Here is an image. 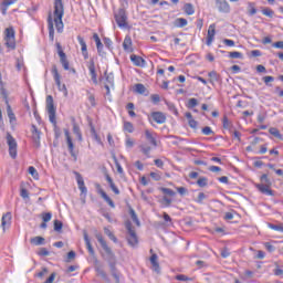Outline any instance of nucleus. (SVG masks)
I'll use <instances>...</instances> for the list:
<instances>
[{"mask_svg": "<svg viewBox=\"0 0 283 283\" xmlns=\"http://www.w3.org/2000/svg\"><path fill=\"white\" fill-rule=\"evenodd\" d=\"M95 238H96L97 242H99L103 251L105 252V254H102V258H104L106 260L109 269L116 266V264H117L116 254L114 253V251H112V248H109V245H107V241H105V239L103 238V234L97 233V234H95Z\"/></svg>", "mask_w": 283, "mask_h": 283, "instance_id": "1", "label": "nucleus"}, {"mask_svg": "<svg viewBox=\"0 0 283 283\" xmlns=\"http://www.w3.org/2000/svg\"><path fill=\"white\" fill-rule=\"evenodd\" d=\"M65 14V9L63 7V0H55L54 1V23L56 31L61 34L63 32V15Z\"/></svg>", "mask_w": 283, "mask_h": 283, "instance_id": "2", "label": "nucleus"}, {"mask_svg": "<svg viewBox=\"0 0 283 283\" xmlns=\"http://www.w3.org/2000/svg\"><path fill=\"white\" fill-rule=\"evenodd\" d=\"M261 182L262 184L255 185L256 189L261 193H263L264 196H275V193H273V190H271V179H269V175L266 174L262 175Z\"/></svg>", "mask_w": 283, "mask_h": 283, "instance_id": "3", "label": "nucleus"}, {"mask_svg": "<svg viewBox=\"0 0 283 283\" xmlns=\"http://www.w3.org/2000/svg\"><path fill=\"white\" fill-rule=\"evenodd\" d=\"M15 34L14 28L12 27L4 30V45H7L9 50H17Z\"/></svg>", "mask_w": 283, "mask_h": 283, "instance_id": "4", "label": "nucleus"}, {"mask_svg": "<svg viewBox=\"0 0 283 283\" xmlns=\"http://www.w3.org/2000/svg\"><path fill=\"white\" fill-rule=\"evenodd\" d=\"M51 74L53 75V78H54L55 85L57 86L59 92H62L65 98H67L69 96L67 86L61 83V74H59V69L56 67V65L52 66Z\"/></svg>", "mask_w": 283, "mask_h": 283, "instance_id": "5", "label": "nucleus"}, {"mask_svg": "<svg viewBox=\"0 0 283 283\" xmlns=\"http://www.w3.org/2000/svg\"><path fill=\"white\" fill-rule=\"evenodd\" d=\"M46 111L50 123L56 125V107L54 106V97L52 95L46 96Z\"/></svg>", "mask_w": 283, "mask_h": 283, "instance_id": "6", "label": "nucleus"}, {"mask_svg": "<svg viewBox=\"0 0 283 283\" xmlns=\"http://www.w3.org/2000/svg\"><path fill=\"white\" fill-rule=\"evenodd\" d=\"M115 21L118 25V28H122L124 30H127L129 28V24L127 23V12L125 9H118L114 12Z\"/></svg>", "mask_w": 283, "mask_h": 283, "instance_id": "7", "label": "nucleus"}, {"mask_svg": "<svg viewBox=\"0 0 283 283\" xmlns=\"http://www.w3.org/2000/svg\"><path fill=\"white\" fill-rule=\"evenodd\" d=\"M126 230L128 232L127 242L130 247H136L138 244V235H136V230L132 226V221H126L125 223Z\"/></svg>", "mask_w": 283, "mask_h": 283, "instance_id": "8", "label": "nucleus"}, {"mask_svg": "<svg viewBox=\"0 0 283 283\" xmlns=\"http://www.w3.org/2000/svg\"><path fill=\"white\" fill-rule=\"evenodd\" d=\"M7 145L9 147V156L13 159L17 158V139L10 133H7Z\"/></svg>", "mask_w": 283, "mask_h": 283, "instance_id": "9", "label": "nucleus"}, {"mask_svg": "<svg viewBox=\"0 0 283 283\" xmlns=\"http://www.w3.org/2000/svg\"><path fill=\"white\" fill-rule=\"evenodd\" d=\"M86 65L91 81L94 83V85H98V74L96 73V63L94 62V59H91Z\"/></svg>", "mask_w": 283, "mask_h": 283, "instance_id": "10", "label": "nucleus"}, {"mask_svg": "<svg viewBox=\"0 0 283 283\" xmlns=\"http://www.w3.org/2000/svg\"><path fill=\"white\" fill-rule=\"evenodd\" d=\"M64 136L66 138L70 155L72 156L74 161L78 160V155L76 154V151H74V143L72 142V136H70V130L65 129Z\"/></svg>", "mask_w": 283, "mask_h": 283, "instance_id": "11", "label": "nucleus"}, {"mask_svg": "<svg viewBox=\"0 0 283 283\" xmlns=\"http://www.w3.org/2000/svg\"><path fill=\"white\" fill-rule=\"evenodd\" d=\"M151 120H154V123H157V125H164V123H167V115L158 111L153 112L150 113L149 122L151 123Z\"/></svg>", "mask_w": 283, "mask_h": 283, "instance_id": "12", "label": "nucleus"}, {"mask_svg": "<svg viewBox=\"0 0 283 283\" xmlns=\"http://www.w3.org/2000/svg\"><path fill=\"white\" fill-rule=\"evenodd\" d=\"M94 270H95L96 274L99 275V277H102V280H104V282L109 283V276L107 275L105 270H103V264H101V261H98V259H95V261H94Z\"/></svg>", "mask_w": 283, "mask_h": 283, "instance_id": "13", "label": "nucleus"}, {"mask_svg": "<svg viewBox=\"0 0 283 283\" xmlns=\"http://www.w3.org/2000/svg\"><path fill=\"white\" fill-rule=\"evenodd\" d=\"M56 48H57V54L60 56V63L62 65V67H64V70H70V61H67V55L65 54V52H63V48L61 46V43H56Z\"/></svg>", "mask_w": 283, "mask_h": 283, "instance_id": "14", "label": "nucleus"}, {"mask_svg": "<svg viewBox=\"0 0 283 283\" xmlns=\"http://www.w3.org/2000/svg\"><path fill=\"white\" fill-rule=\"evenodd\" d=\"M95 187L97 189V193H99V196H102L103 200H105V202H107V205H109V207L112 209H115L116 205L114 203L112 198H109V196H107V192H105V190H103V188L101 187V184H96Z\"/></svg>", "mask_w": 283, "mask_h": 283, "instance_id": "15", "label": "nucleus"}, {"mask_svg": "<svg viewBox=\"0 0 283 283\" xmlns=\"http://www.w3.org/2000/svg\"><path fill=\"white\" fill-rule=\"evenodd\" d=\"M216 7L219 12H222L223 14H229V12H231V6L227 0H216Z\"/></svg>", "mask_w": 283, "mask_h": 283, "instance_id": "16", "label": "nucleus"}, {"mask_svg": "<svg viewBox=\"0 0 283 283\" xmlns=\"http://www.w3.org/2000/svg\"><path fill=\"white\" fill-rule=\"evenodd\" d=\"M11 224H12V212H7L2 216V219H1V227L3 231H6V229H10Z\"/></svg>", "mask_w": 283, "mask_h": 283, "instance_id": "17", "label": "nucleus"}, {"mask_svg": "<svg viewBox=\"0 0 283 283\" xmlns=\"http://www.w3.org/2000/svg\"><path fill=\"white\" fill-rule=\"evenodd\" d=\"M77 41L81 45L82 56H84V60L87 61V59H90V53L87 52V43H85V39H83L81 35H77Z\"/></svg>", "mask_w": 283, "mask_h": 283, "instance_id": "18", "label": "nucleus"}, {"mask_svg": "<svg viewBox=\"0 0 283 283\" xmlns=\"http://www.w3.org/2000/svg\"><path fill=\"white\" fill-rule=\"evenodd\" d=\"M31 133H32V138L35 143V145H41V132L39 130V128H36L35 125L31 126Z\"/></svg>", "mask_w": 283, "mask_h": 283, "instance_id": "19", "label": "nucleus"}, {"mask_svg": "<svg viewBox=\"0 0 283 283\" xmlns=\"http://www.w3.org/2000/svg\"><path fill=\"white\" fill-rule=\"evenodd\" d=\"M77 187L82 193H87V187H85V181L83 180V176L81 174L75 172Z\"/></svg>", "mask_w": 283, "mask_h": 283, "instance_id": "20", "label": "nucleus"}, {"mask_svg": "<svg viewBox=\"0 0 283 283\" xmlns=\"http://www.w3.org/2000/svg\"><path fill=\"white\" fill-rule=\"evenodd\" d=\"M93 40L96 43V49H97L99 56H104L105 51H103L104 46H103V42H101V38L98 36V33L93 34Z\"/></svg>", "mask_w": 283, "mask_h": 283, "instance_id": "21", "label": "nucleus"}, {"mask_svg": "<svg viewBox=\"0 0 283 283\" xmlns=\"http://www.w3.org/2000/svg\"><path fill=\"white\" fill-rule=\"evenodd\" d=\"M214 36H216V24H210L208 28L207 45H211V43H213Z\"/></svg>", "mask_w": 283, "mask_h": 283, "instance_id": "22", "label": "nucleus"}, {"mask_svg": "<svg viewBox=\"0 0 283 283\" xmlns=\"http://www.w3.org/2000/svg\"><path fill=\"white\" fill-rule=\"evenodd\" d=\"M130 61L132 63H134V65H136V67H145V59L136 55V54H132L130 55Z\"/></svg>", "mask_w": 283, "mask_h": 283, "instance_id": "23", "label": "nucleus"}, {"mask_svg": "<svg viewBox=\"0 0 283 283\" xmlns=\"http://www.w3.org/2000/svg\"><path fill=\"white\" fill-rule=\"evenodd\" d=\"M48 28H49V39L54 41V20H52V14L48 17Z\"/></svg>", "mask_w": 283, "mask_h": 283, "instance_id": "24", "label": "nucleus"}, {"mask_svg": "<svg viewBox=\"0 0 283 283\" xmlns=\"http://www.w3.org/2000/svg\"><path fill=\"white\" fill-rule=\"evenodd\" d=\"M106 181L109 185V188L112 189V191L115 193V196H119L120 195V190L118 189V187H116V184H114V179H112L109 177V175H105Z\"/></svg>", "mask_w": 283, "mask_h": 283, "instance_id": "25", "label": "nucleus"}, {"mask_svg": "<svg viewBox=\"0 0 283 283\" xmlns=\"http://www.w3.org/2000/svg\"><path fill=\"white\" fill-rule=\"evenodd\" d=\"M145 136L148 143L153 145V147H158V142L156 140V137L154 136V133H151L149 129L145 130Z\"/></svg>", "mask_w": 283, "mask_h": 283, "instance_id": "26", "label": "nucleus"}, {"mask_svg": "<svg viewBox=\"0 0 283 283\" xmlns=\"http://www.w3.org/2000/svg\"><path fill=\"white\" fill-rule=\"evenodd\" d=\"M123 48L125 52H134V49L132 48V36L126 35L123 42Z\"/></svg>", "mask_w": 283, "mask_h": 283, "instance_id": "27", "label": "nucleus"}, {"mask_svg": "<svg viewBox=\"0 0 283 283\" xmlns=\"http://www.w3.org/2000/svg\"><path fill=\"white\" fill-rule=\"evenodd\" d=\"M7 114L10 125H14V123H17V115H14V112H12V107L10 105L7 106Z\"/></svg>", "mask_w": 283, "mask_h": 283, "instance_id": "28", "label": "nucleus"}, {"mask_svg": "<svg viewBox=\"0 0 283 283\" xmlns=\"http://www.w3.org/2000/svg\"><path fill=\"white\" fill-rule=\"evenodd\" d=\"M186 118L188 119V124L191 129L198 128V122L193 119V115H191V113H186Z\"/></svg>", "mask_w": 283, "mask_h": 283, "instance_id": "29", "label": "nucleus"}, {"mask_svg": "<svg viewBox=\"0 0 283 283\" xmlns=\"http://www.w3.org/2000/svg\"><path fill=\"white\" fill-rule=\"evenodd\" d=\"M30 242L33 244V247H41L42 244H45V238L34 237L30 239Z\"/></svg>", "mask_w": 283, "mask_h": 283, "instance_id": "30", "label": "nucleus"}, {"mask_svg": "<svg viewBox=\"0 0 283 283\" xmlns=\"http://www.w3.org/2000/svg\"><path fill=\"white\" fill-rule=\"evenodd\" d=\"M84 241L90 255H95L96 252H94V248L92 247V242L90 241V237L87 235V233L84 234Z\"/></svg>", "mask_w": 283, "mask_h": 283, "instance_id": "31", "label": "nucleus"}, {"mask_svg": "<svg viewBox=\"0 0 283 283\" xmlns=\"http://www.w3.org/2000/svg\"><path fill=\"white\" fill-rule=\"evenodd\" d=\"M208 76L210 78V83L213 85V83H220V74L216 71H211L208 73Z\"/></svg>", "mask_w": 283, "mask_h": 283, "instance_id": "32", "label": "nucleus"}, {"mask_svg": "<svg viewBox=\"0 0 283 283\" xmlns=\"http://www.w3.org/2000/svg\"><path fill=\"white\" fill-rule=\"evenodd\" d=\"M139 149H140L142 154H144L145 157L150 158L149 154L151 153V146H149L147 144H142L139 146Z\"/></svg>", "mask_w": 283, "mask_h": 283, "instance_id": "33", "label": "nucleus"}, {"mask_svg": "<svg viewBox=\"0 0 283 283\" xmlns=\"http://www.w3.org/2000/svg\"><path fill=\"white\" fill-rule=\"evenodd\" d=\"M111 269V274L113 275L116 283H120V272H118V269H116V265Z\"/></svg>", "mask_w": 283, "mask_h": 283, "instance_id": "34", "label": "nucleus"}, {"mask_svg": "<svg viewBox=\"0 0 283 283\" xmlns=\"http://www.w3.org/2000/svg\"><path fill=\"white\" fill-rule=\"evenodd\" d=\"M184 12H186V14H188L189 17H191V14L196 13V9L193 8V4L191 3H186L184 6Z\"/></svg>", "mask_w": 283, "mask_h": 283, "instance_id": "35", "label": "nucleus"}, {"mask_svg": "<svg viewBox=\"0 0 283 283\" xmlns=\"http://www.w3.org/2000/svg\"><path fill=\"white\" fill-rule=\"evenodd\" d=\"M150 263L153 264L155 271H160V264H158V254H151Z\"/></svg>", "mask_w": 283, "mask_h": 283, "instance_id": "36", "label": "nucleus"}, {"mask_svg": "<svg viewBox=\"0 0 283 283\" xmlns=\"http://www.w3.org/2000/svg\"><path fill=\"white\" fill-rule=\"evenodd\" d=\"M187 23H188V21L185 18H177L175 20L176 28H185V27H187Z\"/></svg>", "mask_w": 283, "mask_h": 283, "instance_id": "37", "label": "nucleus"}, {"mask_svg": "<svg viewBox=\"0 0 283 283\" xmlns=\"http://www.w3.org/2000/svg\"><path fill=\"white\" fill-rule=\"evenodd\" d=\"M269 133L274 136V138H277L279 140H283V136L280 134V129L272 127L269 129Z\"/></svg>", "mask_w": 283, "mask_h": 283, "instance_id": "38", "label": "nucleus"}, {"mask_svg": "<svg viewBox=\"0 0 283 283\" xmlns=\"http://www.w3.org/2000/svg\"><path fill=\"white\" fill-rule=\"evenodd\" d=\"M129 216H130L133 222H135V224L137 227H140V220H138V216L136 214V211L132 208L129 209Z\"/></svg>", "mask_w": 283, "mask_h": 283, "instance_id": "39", "label": "nucleus"}, {"mask_svg": "<svg viewBox=\"0 0 283 283\" xmlns=\"http://www.w3.org/2000/svg\"><path fill=\"white\" fill-rule=\"evenodd\" d=\"M248 14L250 15V17H253L254 14H258V9H255V3H253V2H249L248 3Z\"/></svg>", "mask_w": 283, "mask_h": 283, "instance_id": "40", "label": "nucleus"}, {"mask_svg": "<svg viewBox=\"0 0 283 283\" xmlns=\"http://www.w3.org/2000/svg\"><path fill=\"white\" fill-rule=\"evenodd\" d=\"M104 233L109 238V240H112L113 242H118V239L116 238V235L113 234L112 230H109L108 228H104Z\"/></svg>", "mask_w": 283, "mask_h": 283, "instance_id": "41", "label": "nucleus"}, {"mask_svg": "<svg viewBox=\"0 0 283 283\" xmlns=\"http://www.w3.org/2000/svg\"><path fill=\"white\" fill-rule=\"evenodd\" d=\"M134 90L137 94H145V92H147L145 85L140 83L136 84Z\"/></svg>", "mask_w": 283, "mask_h": 283, "instance_id": "42", "label": "nucleus"}, {"mask_svg": "<svg viewBox=\"0 0 283 283\" xmlns=\"http://www.w3.org/2000/svg\"><path fill=\"white\" fill-rule=\"evenodd\" d=\"M229 57L230 59H244V55L242 54V52L232 51V52H229Z\"/></svg>", "mask_w": 283, "mask_h": 283, "instance_id": "43", "label": "nucleus"}, {"mask_svg": "<svg viewBox=\"0 0 283 283\" xmlns=\"http://www.w3.org/2000/svg\"><path fill=\"white\" fill-rule=\"evenodd\" d=\"M159 191L165 193L166 196H170V197H174L176 196V191L171 190L170 188H159Z\"/></svg>", "mask_w": 283, "mask_h": 283, "instance_id": "44", "label": "nucleus"}, {"mask_svg": "<svg viewBox=\"0 0 283 283\" xmlns=\"http://www.w3.org/2000/svg\"><path fill=\"white\" fill-rule=\"evenodd\" d=\"M197 185L198 187H207V185H209V179H207V177H200L197 180Z\"/></svg>", "mask_w": 283, "mask_h": 283, "instance_id": "45", "label": "nucleus"}, {"mask_svg": "<svg viewBox=\"0 0 283 283\" xmlns=\"http://www.w3.org/2000/svg\"><path fill=\"white\" fill-rule=\"evenodd\" d=\"M29 174L34 178V180H39V171H36V168L34 166L29 167Z\"/></svg>", "mask_w": 283, "mask_h": 283, "instance_id": "46", "label": "nucleus"}, {"mask_svg": "<svg viewBox=\"0 0 283 283\" xmlns=\"http://www.w3.org/2000/svg\"><path fill=\"white\" fill-rule=\"evenodd\" d=\"M262 14H264V17L273 19V14H275V12L271 8H264L262 9Z\"/></svg>", "mask_w": 283, "mask_h": 283, "instance_id": "47", "label": "nucleus"}, {"mask_svg": "<svg viewBox=\"0 0 283 283\" xmlns=\"http://www.w3.org/2000/svg\"><path fill=\"white\" fill-rule=\"evenodd\" d=\"M205 200H207V195H205V192H199L198 197L195 199V202L202 205Z\"/></svg>", "mask_w": 283, "mask_h": 283, "instance_id": "48", "label": "nucleus"}, {"mask_svg": "<svg viewBox=\"0 0 283 283\" xmlns=\"http://www.w3.org/2000/svg\"><path fill=\"white\" fill-rule=\"evenodd\" d=\"M222 125H223V129H231V127H233V124L229 122V117L227 116H223Z\"/></svg>", "mask_w": 283, "mask_h": 283, "instance_id": "49", "label": "nucleus"}, {"mask_svg": "<svg viewBox=\"0 0 283 283\" xmlns=\"http://www.w3.org/2000/svg\"><path fill=\"white\" fill-rule=\"evenodd\" d=\"M87 99L88 103H91L92 107H96V97L94 96V94L87 92Z\"/></svg>", "mask_w": 283, "mask_h": 283, "instance_id": "50", "label": "nucleus"}, {"mask_svg": "<svg viewBox=\"0 0 283 283\" xmlns=\"http://www.w3.org/2000/svg\"><path fill=\"white\" fill-rule=\"evenodd\" d=\"M262 81L265 83V85H268V87H271L272 85L270 83H273V81H275V77L266 75L262 78Z\"/></svg>", "mask_w": 283, "mask_h": 283, "instance_id": "51", "label": "nucleus"}, {"mask_svg": "<svg viewBox=\"0 0 283 283\" xmlns=\"http://www.w3.org/2000/svg\"><path fill=\"white\" fill-rule=\"evenodd\" d=\"M160 202L164 207H171L172 200L169 197L164 196Z\"/></svg>", "mask_w": 283, "mask_h": 283, "instance_id": "52", "label": "nucleus"}, {"mask_svg": "<svg viewBox=\"0 0 283 283\" xmlns=\"http://www.w3.org/2000/svg\"><path fill=\"white\" fill-rule=\"evenodd\" d=\"M124 129L126 132H128V134H133L134 133V124H132L130 122H126L124 124Z\"/></svg>", "mask_w": 283, "mask_h": 283, "instance_id": "53", "label": "nucleus"}, {"mask_svg": "<svg viewBox=\"0 0 283 283\" xmlns=\"http://www.w3.org/2000/svg\"><path fill=\"white\" fill-rule=\"evenodd\" d=\"M63 229V222L55 220L54 221V231H56L57 233H61Z\"/></svg>", "mask_w": 283, "mask_h": 283, "instance_id": "54", "label": "nucleus"}, {"mask_svg": "<svg viewBox=\"0 0 283 283\" xmlns=\"http://www.w3.org/2000/svg\"><path fill=\"white\" fill-rule=\"evenodd\" d=\"M197 105H198V99L197 98L192 97L188 101V108L189 109H193V107H197Z\"/></svg>", "mask_w": 283, "mask_h": 283, "instance_id": "55", "label": "nucleus"}, {"mask_svg": "<svg viewBox=\"0 0 283 283\" xmlns=\"http://www.w3.org/2000/svg\"><path fill=\"white\" fill-rule=\"evenodd\" d=\"M150 101L151 103H154V105H158V103H160V95L158 94L150 95Z\"/></svg>", "mask_w": 283, "mask_h": 283, "instance_id": "56", "label": "nucleus"}, {"mask_svg": "<svg viewBox=\"0 0 283 283\" xmlns=\"http://www.w3.org/2000/svg\"><path fill=\"white\" fill-rule=\"evenodd\" d=\"M176 280H178V282H189V276L185 275V274H179V275H176Z\"/></svg>", "mask_w": 283, "mask_h": 283, "instance_id": "57", "label": "nucleus"}, {"mask_svg": "<svg viewBox=\"0 0 283 283\" xmlns=\"http://www.w3.org/2000/svg\"><path fill=\"white\" fill-rule=\"evenodd\" d=\"M38 255L45 258V256L50 255V251H48V249H45V248H41L38 252Z\"/></svg>", "mask_w": 283, "mask_h": 283, "instance_id": "58", "label": "nucleus"}, {"mask_svg": "<svg viewBox=\"0 0 283 283\" xmlns=\"http://www.w3.org/2000/svg\"><path fill=\"white\" fill-rule=\"evenodd\" d=\"M201 132L203 136H211V134H213V130L209 126L203 127Z\"/></svg>", "mask_w": 283, "mask_h": 283, "instance_id": "59", "label": "nucleus"}, {"mask_svg": "<svg viewBox=\"0 0 283 283\" xmlns=\"http://www.w3.org/2000/svg\"><path fill=\"white\" fill-rule=\"evenodd\" d=\"M114 161H115V167L117 169V174H124L123 166H120V163H118V159H116V157H114Z\"/></svg>", "mask_w": 283, "mask_h": 283, "instance_id": "60", "label": "nucleus"}, {"mask_svg": "<svg viewBox=\"0 0 283 283\" xmlns=\"http://www.w3.org/2000/svg\"><path fill=\"white\" fill-rule=\"evenodd\" d=\"M176 190L181 196H187V193H189V190L187 188H185V187H177Z\"/></svg>", "mask_w": 283, "mask_h": 283, "instance_id": "61", "label": "nucleus"}, {"mask_svg": "<svg viewBox=\"0 0 283 283\" xmlns=\"http://www.w3.org/2000/svg\"><path fill=\"white\" fill-rule=\"evenodd\" d=\"M43 222H50L52 220V212H45L42 214Z\"/></svg>", "mask_w": 283, "mask_h": 283, "instance_id": "62", "label": "nucleus"}, {"mask_svg": "<svg viewBox=\"0 0 283 283\" xmlns=\"http://www.w3.org/2000/svg\"><path fill=\"white\" fill-rule=\"evenodd\" d=\"M20 196H21V198H23L24 200H25L27 198H30V193L28 192V189H25V188H22V189L20 190Z\"/></svg>", "mask_w": 283, "mask_h": 283, "instance_id": "63", "label": "nucleus"}, {"mask_svg": "<svg viewBox=\"0 0 283 283\" xmlns=\"http://www.w3.org/2000/svg\"><path fill=\"white\" fill-rule=\"evenodd\" d=\"M270 228L273 229V231H280L283 233V226L282 224H270Z\"/></svg>", "mask_w": 283, "mask_h": 283, "instance_id": "64", "label": "nucleus"}]
</instances>
